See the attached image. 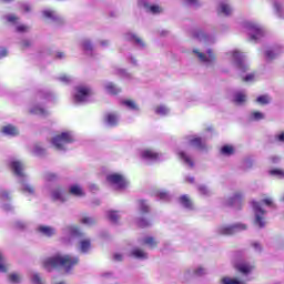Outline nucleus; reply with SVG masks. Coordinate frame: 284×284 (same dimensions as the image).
Listing matches in <instances>:
<instances>
[{"label":"nucleus","instance_id":"nucleus-1","mask_svg":"<svg viewBox=\"0 0 284 284\" xmlns=\"http://www.w3.org/2000/svg\"><path fill=\"white\" fill-rule=\"evenodd\" d=\"M77 265H79V257L72 255L58 254L42 261V267L47 272H53V270H60L62 267L67 274H70Z\"/></svg>","mask_w":284,"mask_h":284},{"label":"nucleus","instance_id":"nucleus-2","mask_svg":"<svg viewBox=\"0 0 284 284\" xmlns=\"http://www.w3.org/2000/svg\"><path fill=\"white\" fill-rule=\"evenodd\" d=\"M74 90L75 93L73 95V101L75 103H85V101H88V99L94 94L92 88L88 85H78L74 88Z\"/></svg>","mask_w":284,"mask_h":284},{"label":"nucleus","instance_id":"nucleus-3","mask_svg":"<svg viewBox=\"0 0 284 284\" xmlns=\"http://www.w3.org/2000/svg\"><path fill=\"white\" fill-rule=\"evenodd\" d=\"M244 230H247V225L243 223H235L232 225L220 226L217 232L222 236H232L237 232H243Z\"/></svg>","mask_w":284,"mask_h":284},{"label":"nucleus","instance_id":"nucleus-4","mask_svg":"<svg viewBox=\"0 0 284 284\" xmlns=\"http://www.w3.org/2000/svg\"><path fill=\"white\" fill-rule=\"evenodd\" d=\"M52 145H54L55 150H63L64 143H74V138L70 132H62L60 135H55L51 140Z\"/></svg>","mask_w":284,"mask_h":284},{"label":"nucleus","instance_id":"nucleus-5","mask_svg":"<svg viewBox=\"0 0 284 284\" xmlns=\"http://www.w3.org/2000/svg\"><path fill=\"white\" fill-rule=\"evenodd\" d=\"M106 181L110 185H115L116 190H125L128 187V181L119 173L109 174Z\"/></svg>","mask_w":284,"mask_h":284},{"label":"nucleus","instance_id":"nucleus-6","mask_svg":"<svg viewBox=\"0 0 284 284\" xmlns=\"http://www.w3.org/2000/svg\"><path fill=\"white\" fill-rule=\"evenodd\" d=\"M253 210L255 212V223L258 225V227H265V220L263 216H265V210L261 207V204L258 202H253Z\"/></svg>","mask_w":284,"mask_h":284},{"label":"nucleus","instance_id":"nucleus-7","mask_svg":"<svg viewBox=\"0 0 284 284\" xmlns=\"http://www.w3.org/2000/svg\"><path fill=\"white\" fill-rule=\"evenodd\" d=\"M226 205L229 207H237V210H241L243 205V193L235 192L234 195L226 201Z\"/></svg>","mask_w":284,"mask_h":284},{"label":"nucleus","instance_id":"nucleus-8","mask_svg":"<svg viewBox=\"0 0 284 284\" xmlns=\"http://www.w3.org/2000/svg\"><path fill=\"white\" fill-rule=\"evenodd\" d=\"M247 28H248V32L251 34L252 41H256L258 37L263 36V29L258 24L251 22L247 24Z\"/></svg>","mask_w":284,"mask_h":284},{"label":"nucleus","instance_id":"nucleus-9","mask_svg":"<svg viewBox=\"0 0 284 284\" xmlns=\"http://www.w3.org/2000/svg\"><path fill=\"white\" fill-rule=\"evenodd\" d=\"M234 267L236 272H240V274H244V276H247V274H250L252 270H254V266L245 262L235 263Z\"/></svg>","mask_w":284,"mask_h":284},{"label":"nucleus","instance_id":"nucleus-10","mask_svg":"<svg viewBox=\"0 0 284 284\" xmlns=\"http://www.w3.org/2000/svg\"><path fill=\"white\" fill-rule=\"evenodd\" d=\"M194 54L197 55V58L200 59V61H202V63H207L210 61H214V59H216V57L214 55V52L212 50L207 51L209 58L207 55H205V53L199 52V50H193Z\"/></svg>","mask_w":284,"mask_h":284},{"label":"nucleus","instance_id":"nucleus-11","mask_svg":"<svg viewBox=\"0 0 284 284\" xmlns=\"http://www.w3.org/2000/svg\"><path fill=\"white\" fill-rule=\"evenodd\" d=\"M2 134H6L7 136H18L19 129L12 124H7L2 126L1 129Z\"/></svg>","mask_w":284,"mask_h":284},{"label":"nucleus","instance_id":"nucleus-12","mask_svg":"<svg viewBox=\"0 0 284 284\" xmlns=\"http://www.w3.org/2000/svg\"><path fill=\"white\" fill-rule=\"evenodd\" d=\"M104 121L112 128H115V125H119V115L114 112H109L105 114Z\"/></svg>","mask_w":284,"mask_h":284},{"label":"nucleus","instance_id":"nucleus-13","mask_svg":"<svg viewBox=\"0 0 284 284\" xmlns=\"http://www.w3.org/2000/svg\"><path fill=\"white\" fill-rule=\"evenodd\" d=\"M191 145L193 148H196L197 150H205L207 145L205 144V141L201 136H194L190 140Z\"/></svg>","mask_w":284,"mask_h":284},{"label":"nucleus","instance_id":"nucleus-14","mask_svg":"<svg viewBox=\"0 0 284 284\" xmlns=\"http://www.w3.org/2000/svg\"><path fill=\"white\" fill-rule=\"evenodd\" d=\"M10 168L16 176H23V163L20 161H12Z\"/></svg>","mask_w":284,"mask_h":284},{"label":"nucleus","instance_id":"nucleus-15","mask_svg":"<svg viewBox=\"0 0 284 284\" xmlns=\"http://www.w3.org/2000/svg\"><path fill=\"white\" fill-rule=\"evenodd\" d=\"M233 59H234V61H236L237 68H240V70H242L243 72H245L247 70V67H245V63H243V53H241L239 51H234Z\"/></svg>","mask_w":284,"mask_h":284},{"label":"nucleus","instance_id":"nucleus-16","mask_svg":"<svg viewBox=\"0 0 284 284\" xmlns=\"http://www.w3.org/2000/svg\"><path fill=\"white\" fill-rule=\"evenodd\" d=\"M69 194L72 196H85V192H83V189L79 184H73L69 187Z\"/></svg>","mask_w":284,"mask_h":284},{"label":"nucleus","instance_id":"nucleus-17","mask_svg":"<svg viewBox=\"0 0 284 284\" xmlns=\"http://www.w3.org/2000/svg\"><path fill=\"white\" fill-rule=\"evenodd\" d=\"M141 156L142 159H146L148 161H156V159H159V153L146 149L142 152Z\"/></svg>","mask_w":284,"mask_h":284},{"label":"nucleus","instance_id":"nucleus-18","mask_svg":"<svg viewBox=\"0 0 284 284\" xmlns=\"http://www.w3.org/2000/svg\"><path fill=\"white\" fill-rule=\"evenodd\" d=\"M38 232H40V234H43V236H54V229H52V226H45V225H40L38 227Z\"/></svg>","mask_w":284,"mask_h":284},{"label":"nucleus","instance_id":"nucleus-19","mask_svg":"<svg viewBox=\"0 0 284 284\" xmlns=\"http://www.w3.org/2000/svg\"><path fill=\"white\" fill-rule=\"evenodd\" d=\"M133 258H148V253L140 247H135L131 251Z\"/></svg>","mask_w":284,"mask_h":284},{"label":"nucleus","instance_id":"nucleus-20","mask_svg":"<svg viewBox=\"0 0 284 284\" xmlns=\"http://www.w3.org/2000/svg\"><path fill=\"white\" fill-rule=\"evenodd\" d=\"M180 203L183 205V207H186V210H194L192 200H190V197L187 195H182L180 197Z\"/></svg>","mask_w":284,"mask_h":284},{"label":"nucleus","instance_id":"nucleus-21","mask_svg":"<svg viewBox=\"0 0 284 284\" xmlns=\"http://www.w3.org/2000/svg\"><path fill=\"white\" fill-rule=\"evenodd\" d=\"M104 88L109 94L116 95L119 92H121V89H119L116 84L112 82L106 83Z\"/></svg>","mask_w":284,"mask_h":284},{"label":"nucleus","instance_id":"nucleus-22","mask_svg":"<svg viewBox=\"0 0 284 284\" xmlns=\"http://www.w3.org/2000/svg\"><path fill=\"white\" fill-rule=\"evenodd\" d=\"M143 244L149 245V247H151V250H154V248L159 247V242L152 236L145 237L143 240Z\"/></svg>","mask_w":284,"mask_h":284},{"label":"nucleus","instance_id":"nucleus-23","mask_svg":"<svg viewBox=\"0 0 284 284\" xmlns=\"http://www.w3.org/2000/svg\"><path fill=\"white\" fill-rule=\"evenodd\" d=\"M247 101V95L243 92H237L234 95V103H237V105H241Z\"/></svg>","mask_w":284,"mask_h":284},{"label":"nucleus","instance_id":"nucleus-24","mask_svg":"<svg viewBox=\"0 0 284 284\" xmlns=\"http://www.w3.org/2000/svg\"><path fill=\"white\" fill-rule=\"evenodd\" d=\"M92 247V242L90 241V240H82L81 242H80V250H81V252H83L84 254L87 253V252H90V248Z\"/></svg>","mask_w":284,"mask_h":284},{"label":"nucleus","instance_id":"nucleus-25","mask_svg":"<svg viewBox=\"0 0 284 284\" xmlns=\"http://www.w3.org/2000/svg\"><path fill=\"white\" fill-rule=\"evenodd\" d=\"M179 156L180 159H182V161H184V163H186V165H189L190 168H194V161L192 160V158L185 154V152L181 151L179 153Z\"/></svg>","mask_w":284,"mask_h":284},{"label":"nucleus","instance_id":"nucleus-26","mask_svg":"<svg viewBox=\"0 0 284 284\" xmlns=\"http://www.w3.org/2000/svg\"><path fill=\"white\" fill-rule=\"evenodd\" d=\"M139 207L142 214H150V205H148L145 200H139Z\"/></svg>","mask_w":284,"mask_h":284},{"label":"nucleus","instance_id":"nucleus-27","mask_svg":"<svg viewBox=\"0 0 284 284\" xmlns=\"http://www.w3.org/2000/svg\"><path fill=\"white\" fill-rule=\"evenodd\" d=\"M221 154H223L224 156H232V154H234V146L232 145L222 146Z\"/></svg>","mask_w":284,"mask_h":284},{"label":"nucleus","instance_id":"nucleus-28","mask_svg":"<svg viewBox=\"0 0 284 284\" xmlns=\"http://www.w3.org/2000/svg\"><path fill=\"white\" fill-rule=\"evenodd\" d=\"M268 174H271V176H276L277 179H284L283 169H272L268 171Z\"/></svg>","mask_w":284,"mask_h":284},{"label":"nucleus","instance_id":"nucleus-29","mask_svg":"<svg viewBox=\"0 0 284 284\" xmlns=\"http://www.w3.org/2000/svg\"><path fill=\"white\" fill-rule=\"evenodd\" d=\"M108 219H109V221H111V223H119L120 216L116 211H109Z\"/></svg>","mask_w":284,"mask_h":284},{"label":"nucleus","instance_id":"nucleus-30","mask_svg":"<svg viewBox=\"0 0 284 284\" xmlns=\"http://www.w3.org/2000/svg\"><path fill=\"white\" fill-rule=\"evenodd\" d=\"M122 105H126L129 110H139V106L136 105V102H134V100H124L122 101Z\"/></svg>","mask_w":284,"mask_h":284},{"label":"nucleus","instance_id":"nucleus-31","mask_svg":"<svg viewBox=\"0 0 284 284\" xmlns=\"http://www.w3.org/2000/svg\"><path fill=\"white\" fill-rule=\"evenodd\" d=\"M220 12L222 14H225L226 17H230V14H232V8H230L227 4L225 3H221L220 4Z\"/></svg>","mask_w":284,"mask_h":284},{"label":"nucleus","instance_id":"nucleus-32","mask_svg":"<svg viewBox=\"0 0 284 284\" xmlns=\"http://www.w3.org/2000/svg\"><path fill=\"white\" fill-rule=\"evenodd\" d=\"M222 284H246L243 281H239L236 278H231V277H223L222 278Z\"/></svg>","mask_w":284,"mask_h":284},{"label":"nucleus","instance_id":"nucleus-33","mask_svg":"<svg viewBox=\"0 0 284 284\" xmlns=\"http://www.w3.org/2000/svg\"><path fill=\"white\" fill-rule=\"evenodd\" d=\"M62 194H63V191L61 190V187L53 190L52 191L53 201H60V199H62Z\"/></svg>","mask_w":284,"mask_h":284},{"label":"nucleus","instance_id":"nucleus-34","mask_svg":"<svg viewBox=\"0 0 284 284\" xmlns=\"http://www.w3.org/2000/svg\"><path fill=\"white\" fill-rule=\"evenodd\" d=\"M82 225H94L97 223V220L94 217L84 216L81 220Z\"/></svg>","mask_w":284,"mask_h":284},{"label":"nucleus","instance_id":"nucleus-35","mask_svg":"<svg viewBox=\"0 0 284 284\" xmlns=\"http://www.w3.org/2000/svg\"><path fill=\"white\" fill-rule=\"evenodd\" d=\"M43 17L45 19H52V21H57V14L52 10H44L43 11Z\"/></svg>","mask_w":284,"mask_h":284},{"label":"nucleus","instance_id":"nucleus-36","mask_svg":"<svg viewBox=\"0 0 284 284\" xmlns=\"http://www.w3.org/2000/svg\"><path fill=\"white\" fill-rule=\"evenodd\" d=\"M31 114H42L45 115L48 114V112L45 111V109L41 108V106H34L33 109H31Z\"/></svg>","mask_w":284,"mask_h":284},{"label":"nucleus","instance_id":"nucleus-37","mask_svg":"<svg viewBox=\"0 0 284 284\" xmlns=\"http://www.w3.org/2000/svg\"><path fill=\"white\" fill-rule=\"evenodd\" d=\"M256 102L260 103L261 105H267V103H270V97H267V95H260L256 99Z\"/></svg>","mask_w":284,"mask_h":284},{"label":"nucleus","instance_id":"nucleus-38","mask_svg":"<svg viewBox=\"0 0 284 284\" xmlns=\"http://www.w3.org/2000/svg\"><path fill=\"white\" fill-rule=\"evenodd\" d=\"M193 37L194 39H207V36L205 34V32H203V30H195L193 32Z\"/></svg>","mask_w":284,"mask_h":284},{"label":"nucleus","instance_id":"nucleus-39","mask_svg":"<svg viewBox=\"0 0 284 284\" xmlns=\"http://www.w3.org/2000/svg\"><path fill=\"white\" fill-rule=\"evenodd\" d=\"M10 283H21V276L19 274L13 273L9 275Z\"/></svg>","mask_w":284,"mask_h":284},{"label":"nucleus","instance_id":"nucleus-40","mask_svg":"<svg viewBox=\"0 0 284 284\" xmlns=\"http://www.w3.org/2000/svg\"><path fill=\"white\" fill-rule=\"evenodd\" d=\"M149 9L152 14H161L163 12V9L156 4L151 6Z\"/></svg>","mask_w":284,"mask_h":284},{"label":"nucleus","instance_id":"nucleus-41","mask_svg":"<svg viewBox=\"0 0 284 284\" xmlns=\"http://www.w3.org/2000/svg\"><path fill=\"white\" fill-rule=\"evenodd\" d=\"M34 154H37V156H42V154H45V149H43L40 144H37L34 146Z\"/></svg>","mask_w":284,"mask_h":284},{"label":"nucleus","instance_id":"nucleus-42","mask_svg":"<svg viewBox=\"0 0 284 284\" xmlns=\"http://www.w3.org/2000/svg\"><path fill=\"white\" fill-rule=\"evenodd\" d=\"M252 116H253L254 121H261V120L265 119V115L263 113H261L260 111H254L252 113Z\"/></svg>","mask_w":284,"mask_h":284},{"label":"nucleus","instance_id":"nucleus-43","mask_svg":"<svg viewBox=\"0 0 284 284\" xmlns=\"http://www.w3.org/2000/svg\"><path fill=\"white\" fill-rule=\"evenodd\" d=\"M195 276H205L207 274V272L205 271V268L203 266L197 267L194 271Z\"/></svg>","mask_w":284,"mask_h":284},{"label":"nucleus","instance_id":"nucleus-44","mask_svg":"<svg viewBox=\"0 0 284 284\" xmlns=\"http://www.w3.org/2000/svg\"><path fill=\"white\" fill-rule=\"evenodd\" d=\"M45 181L52 182V181H57V179H59V176L57 175V173H47L44 175Z\"/></svg>","mask_w":284,"mask_h":284},{"label":"nucleus","instance_id":"nucleus-45","mask_svg":"<svg viewBox=\"0 0 284 284\" xmlns=\"http://www.w3.org/2000/svg\"><path fill=\"white\" fill-rule=\"evenodd\" d=\"M155 114H168V108L160 105L155 108Z\"/></svg>","mask_w":284,"mask_h":284},{"label":"nucleus","instance_id":"nucleus-46","mask_svg":"<svg viewBox=\"0 0 284 284\" xmlns=\"http://www.w3.org/2000/svg\"><path fill=\"white\" fill-rule=\"evenodd\" d=\"M138 225L139 227H150V221L141 217L139 221H138Z\"/></svg>","mask_w":284,"mask_h":284},{"label":"nucleus","instance_id":"nucleus-47","mask_svg":"<svg viewBox=\"0 0 284 284\" xmlns=\"http://www.w3.org/2000/svg\"><path fill=\"white\" fill-rule=\"evenodd\" d=\"M6 19H7L8 23H17V21H19V17H17L14 14L6 16Z\"/></svg>","mask_w":284,"mask_h":284},{"label":"nucleus","instance_id":"nucleus-48","mask_svg":"<svg viewBox=\"0 0 284 284\" xmlns=\"http://www.w3.org/2000/svg\"><path fill=\"white\" fill-rule=\"evenodd\" d=\"M82 48L83 50L92 51V42H90V40H84L82 42Z\"/></svg>","mask_w":284,"mask_h":284},{"label":"nucleus","instance_id":"nucleus-49","mask_svg":"<svg viewBox=\"0 0 284 284\" xmlns=\"http://www.w3.org/2000/svg\"><path fill=\"white\" fill-rule=\"evenodd\" d=\"M197 190H199L200 194H203V196H207V194H210V191L207 190V186H205V185H200Z\"/></svg>","mask_w":284,"mask_h":284},{"label":"nucleus","instance_id":"nucleus-50","mask_svg":"<svg viewBox=\"0 0 284 284\" xmlns=\"http://www.w3.org/2000/svg\"><path fill=\"white\" fill-rule=\"evenodd\" d=\"M22 192H27L28 194H32L34 192V186L26 184L22 187Z\"/></svg>","mask_w":284,"mask_h":284},{"label":"nucleus","instance_id":"nucleus-51","mask_svg":"<svg viewBox=\"0 0 284 284\" xmlns=\"http://www.w3.org/2000/svg\"><path fill=\"white\" fill-rule=\"evenodd\" d=\"M0 272H8V266L3 264V255L0 253Z\"/></svg>","mask_w":284,"mask_h":284},{"label":"nucleus","instance_id":"nucleus-52","mask_svg":"<svg viewBox=\"0 0 284 284\" xmlns=\"http://www.w3.org/2000/svg\"><path fill=\"white\" fill-rule=\"evenodd\" d=\"M32 283L43 284V280H41V276L39 274H34L33 277H32Z\"/></svg>","mask_w":284,"mask_h":284},{"label":"nucleus","instance_id":"nucleus-53","mask_svg":"<svg viewBox=\"0 0 284 284\" xmlns=\"http://www.w3.org/2000/svg\"><path fill=\"white\" fill-rule=\"evenodd\" d=\"M17 32H28L29 28L26 24H20L16 28Z\"/></svg>","mask_w":284,"mask_h":284},{"label":"nucleus","instance_id":"nucleus-54","mask_svg":"<svg viewBox=\"0 0 284 284\" xmlns=\"http://www.w3.org/2000/svg\"><path fill=\"white\" fill-rule=\"evenodd\" d=\"M262 203H264V205H267V207H272V205H274L272 197H266V199L262 200Z\"/></svg>","mask_w":284,"mask_h":284},{"label":"nucleus","instance_id":"nucleus-55","mask_svg":"<svg viewBox=\"0 0 284 284\" xmlns=\"http://www.w3.org/2000/svg\"><path fill=\"white\" fill-rule=\"evenodd\" d=\"M32 45V42L30 40H23L21 43L22 50H26L27 48H30Z\"/></svg>","mask_w":284,"mask_h":284},{"label":"nucleus","instance_id":"nucleus-56","mask_svg":"<svg viewBox=\"0 0 284 284\" xmlns=\"http://www.w3.org/2000/svg\"><path fill=\"white\" fill-rule=\"evenodd\" d=\"M243 81L247 83L248 81H254V73H250L243 78Z\"/></svg>","mask_w":284,"mask_h":284},{"label":"nucleus","instance_id":"nucleus-57","mask_svg":"<svg viewBox=\"0 0 284 284\" xmlns=\"http://www.w3.org/2000/svg\"><path fill=\"white\" fill-rule=\"evenodd\" d=\"M133 39L135 43H138V45H141L142 48L145 45V43H143V40H141V38L133 36Z\"/></svg>","mask_w":284,"mask_h":284},{"label":"nucleus","instance_id":"nucleus-58","mask_svg":"<svg viewBox=\"0 0 284 284\" xmlns=\"http://www.w3.org/2000/svg\"><path fill=\"white\" fill-rule=\"evenodd\" d=\"M274 57H275L274 51H272V50L266 51V59L272 61V59H274Z\"/></svg>","mask_w":284,"mask_h":284},{"label":"nucleus","instance_id":"nucleus-59","mask_svg":"<svg viewBox=\"0 0 284 284\" xmlns=\"http://www.w3.org/2000/svg\"><path fill=\"white\" fill-rule=\"evenodd\" d=\"M59 80L62 83H70V77H68V75H62V77L59 78Z\"/></svg>","mask_w":284,"mask_h":284},{"label":"nucleus","instance_id":"nucleus-60","mask_svg":"<svg viewBox=\"0 0 284 284\" xmlns=\"http://www.w3.org/2000/svg\"><path fill=\"white\" fill-rule=\"evenodd\" d=\"M3 57H8V49L0 50V59H3Z\"/></svg>","mask_w":284,"mask_h":284},{"label":"nucleus","instance_id":"nucleus-61","mask_svg":"<svg viewBox=\"0 0 284 284\" xmlns=\"http://www.w3.org/2000/svg\"><path fill=\"white\" fill-rule=\"evenodd\" d=\"M22 9L24 12H30V10H32V8L29 4H23Z\"/></svg>","mask_w":284,"mask_h":284},{"label":"nucleus","instance_id":"nucleus-62","mask_svg":"<svg viewBox=\"0 0 284 284\" xmlns=\"http://www.w3.org/2000/svg\"><path fill=\"white\" fill-rule=\"evenodd\" d=\"M277 141H281V143H284V132H282V133L277 136Z\"/></svg>","mask_w":284,"mask_h":284},{"label":"nucleus","instance_id":"nucleus-63","mask_svg":"<svg viewBox=\"0 0 284 284\" xmlns=\"http://www.w3.org/2000/svg\"><path fill=\"white\" fill-rule=\"evenodd\" d=\"M114 260L115 261H123V256L121 254H115Z\"/></svg>","mask_w":284,"mask_h":284},{"label":"nucleus","instance_id":"nucleus-64","mask_svg":"<svg viewBox=\"0 0 284 284\" xmlns=\"http://www.w3.org/2000/svg\"><path fill=\"white\" fill-rule=\"evenodd\" d=\"M252 246L255 248V250H261V244L255 242L252 244Z\"/></svg>","mask_w":284,"mask_h":284}]
</instances>
